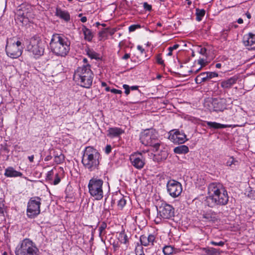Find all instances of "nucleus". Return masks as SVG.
Instances as JSON below:
<instances>
[{"instance_id": "nucleus-1", "label": "nucleus", "mask_w": 255, "mask_h": 255, "mask_svg": "<svg viewBox=\"0 0 255 255\" xmlns=\"http://www.w3.org/2000/svg\"><path fill=\"white\" fill-rule=\"evenodd\" d=\"M208 194L205 202L206 205L211 208L215 207L216 206L226 205L228 202L227 191L220 183H210L208 188Z\"/></svg>"}, {"instance_id": "nucleus-2", "label": "nucleus", "mask_w": 255, "mask_h": 255, "mask_svg": "<svg viewBox=\"0 0 255 255\" xmlns=\"http://www.w3.org/2000/svg\"><path fill=\"white\" fill-rule=\"evenodd\" d=\"M49 44L51 51L58 56H66L70 49V41L63 35L58 33L53 34Z\"/></svg>"}, {"instance_id": "nucleus-3", "label": "nucleus", "mask_w": 255, "mask_h": 255, "mask_svg": "<svg viewBox=\"0 0 255 255\" xmlns=\"http://www.w3.org/2000/svg\"><path fill=\"white\" fill-rule=\"evenodd\" d=\"M94 74L91 69L90 64L79 67L75 70L73 79L81 86L90 88L93 83Z\"/></svg>"}, {"instance_id": "nucleus-4", "label": "nucleus", "mask_w": 255, "mask_h": 255, "mask_svg": "<svg viewBox=\"0 0 255 255\" xmlns=\"http://www.w3.org/2000/svg\"><path fill=\"white\" fill-rule=\"evenodd\" d=\"M101 155L97 149L88 146L85 148L82 156V163L84 166L91 171L97 169L99 165Z\"/></svg>"}, {"instance_id": "nucleus-5", "label": "nucleus", "mask_w": 255, "mask_h": 255, "mask_svg": "<svg viewBox=\"0 0 255 255\" xmlns=\"http://www.w3.org/2000/svg\"><path fill=\"white\" fill-rule=\"evenodd\" d=\"M140 140L145 146L152 147L154 152H157L160 147V141L158 138V133L153 128L144 130L140 134Z\"/></svg>"}, {"instance_id": "nucleus-6", "label": "nucleus", "mask_w": 255, "mask_h": 255, "mask_svg": "<svg viewBox=\"0 0 255 255\" xmlns=\"http://www.w3.org/2000/svg\"><path fill=\"white\" fill-rule=\"evenodd\" d=\"M16 255H38L39 250L32 241L24 239L15 249Z\"/></svg>"}, {"instance_id": "nucleus-7", "label": "nucleus", "mask_w": 255, "mask_h": 255, "mask_svg": "<svg viewBox=\"0 0 255 255\" xmlns=\"http://www.w3.org/2000/svg\"><path fill=\"white\" fill-rule=\"evenodd\" d=\"M23 49L20 41L14 37L7 40L5 52L8 57L13 59L19 57L22 54Z\"/></svg>"}, {"instance_id": "nucleus-8", "label": "nucleus", "mask_w": 255, "mask_h": 255, "mask_svg": "<svg viewBox=\"0 0 255 255\" xmlns=\"http://www.w3.org/2000/svg\"><path fill=\"white\" fill-rule=\"evenodd\" d=\"M103 181L97 178H93L89 181L88 184L89 193L97 200H100L103 197Z\"/></svg>"}, {"instance_id": "nucleus-9", "label": "nucleus", "mask_w": 255, "mask_h": 255, "mask_svg": "<svg viewBox=\"0 0 255 255\" xmlns=\"http://www.w3.org/2000/svg\"><path fill=\"white\" fill-rule=\"evenodd\" d=\"M158 216L155 219V222L158 224L160 222L161 218L169 219L174 216V208L166 203H162L157 208Z\"/></svg>"}, {"instance_id": "nucleus-10", "label": "nucleus", "mask_w": 255, "mask_h": 255, "mask_svg": "<svg viewBox=\"0 0 255 255\" xmlns=\"http://www.w3.org/2000/svg\"><path fill=\"white\" fill-rule=\"evenodd\" d=\"M44 43L38 37L33 36L30 39L28 46V50L38 57L43 54L44 51Z\"/></svg>"}, {"instance_id": "nucleus-11", "label": "nucleus", "mask_w": 255, "mask_h": 255, "mask_svg": "<svg viewBox=\"0 0 255 255\" xmlns=\"http://www.w3.org/2000/svg\"><path fill=\"white\" fill-rule=\"evenodd\" d=\"M41 198L38 197L31 198L27 204V215L30 218H34L40 213Z\"/></svg>"}, {"instance_id": "nucleus-12", "label": "nucleus", "mask_w": 255, "mask_h": 255, "mask_svg": "<svg viewBox=\"0 0 255 255\" xmlns=\"http://www.w3.org/2000/svg\"><path fill=\"white\" fill-rule=\"evenodd\" d=\"M167 192L173 198H176L180 195L182 191L181 184L175 180H170L166 184Z\"/></svg>"}, {"instance_id": "nucleus-13", "label": "nucleus", "mask_w": 255, "mask_h": 255, "mask_svg": "<svg viewBox=\"0 0 255 255\" xmlns=\"http://www.w3.org/2000/svg\"><path fill=\"white\" fill-rule=\"evenodd\" d=\"M169 134V139L175 143L182 144L187 140L186 134L178 129L172 130Z\"/></svg>"}, {"instance_id": "nucleus-14", "label": "nucleus", "mask_w": 255, "mask_h": 255, "mask_svg": "<svg viewBox=\"0 0 255 255\" xmlns=\"http://www.w3.org/2000/svg\"><path fill=\"white\" fill-rule=\"evenodd\" d=\"M129 160L133 166L137 169H142L145 164V158L142 153H134L130 155Z\"/></svg>"}, {"instance_id": "nucleus-15", "label": "nucleus", "mask_w": 255, "mask_h": 255, "mask_svg": "<svg viewBox=\"0 0 255 255\" xmlns=\"http://www.w3.org/2000/svg\"><path fill=\"white\" fill-rule=\"evenodd\" d=\"M210 105L208 104L210 111L222 112L226 109V100L224 99L214 98L212 99Z\"/></svg>"}, {"instance_id": "nucleus-16", "label": "nucleus", "mask_w": 255, "mask_h": 255, "mask_svg": "<svg viewBox=\"0 0 255 255\" xmlns=\"http://www.w3.org/2000/svg\"><path fill=\"white\" fill-rule=\"evenodd\" d=\"M243 43L246 46H249L250 49H255V33L250 32L244 35Z\"/></svg>"}, {"instance_id": "nucleus-17", "label": "nucleus", "mask_w": 255, "mask_h": 255, "mask_svg": "<svg viewBox=\"0 0 255 255\" xmlns=\"http://www.w3.org/2000/svg\"><path fill=\"white\" fill-rule=\"evenodd\" d=\"M239 77L235 75L228 79L224 80L221 82V86L224 89L231 88L235 83H236Z\"/></svg>"}, {"instance_id": "nucleus-18", "label": "nucleus", "mask_w": 255, "mask_h": 255, "mask_svg": "<svg viewBox=\"0 0 255 255\" xmlns=\"http://www.w3.org/2000/svg\"><path fill=\"white\" fill-rule=\"evenodd\" d=\"M124 133V130L120 128H110L107 130V136L111 138L119 137Z\"/></svg>"}, {"instance_id": "nucleus-19", "label": "nucleus", "mask_w": 255, "mask_h": 255, "mask_svg": "<svg viewBox=\"0 0 255 255\" xmlns=\"http://www.w3.org/2000/svg\"><path fill=\"white\" fill-rule=\"evenodd\" d=\"M155 241V237L153 235L150 234L147 237L142 235L140 237L141 244L144 246H153Z\"/></svg>"}, {"instance_id": "nucleus-20", "label": "nucleus", "mask_w": 255, "mask_h": 255, "mask_svg": "<svg viewBox=\"0 0 255 255\" xmlns=\"http://www.w3.org/2000/svg\"><path fill=\"white\" fill-rule=\"evenodd\" d=\"M22 173L17 171L12 167H8L5 170L4 175L7 177H22Z\"/></svg>"}, {"instance_id": "nucleus-21", "label": "nucleus", "mask_w": 255, "mask_h": 255, "mask_svg": "<svg viewBox=\"0 0 255 255\" xmlns=\"http://www.w3.org/2000/svg\"><path fill=\"white\" fill-rule=\"evenodd\" d=\"M55 15L66 22L69 21L70 19L69 13L67 11L62 10L60 8H56Z\"/></svg>"}, {"instance_id": "nucleus-22", "label": "nucleus", "mask_w": 255, "mask_h": 255, "mask_svg": "<svg viewBox=\"0 0 255 255\" xmlns=\"http://www.w3.org/2000/svg\"><path fill=\"white\" fill-rule=\"evenodd\" d=\"M82 30L84 35L85 40L88 41H92L94 34L91 30L88 28L85 25H83L82 26Z\"/></svg>"}, {"instance_id": "nucleus-23", "label": "nucleus", "mask_w": 255, "mask_h": 255, "mask_svg": "<svg viewBox=\"0 0 255 255\" xmlns=\"http://www.w3.org/2000/svg\"><path fill=\"white\" fill-rule=\"evenodd\" d=\"M203 218L209 221L215 222L218 220V216L216 212L210 211L203 215Z\"/></svg>"}, {"instance_id": "nucleus-24", "label": "nucleus", "mask_w": 255, "mask_h": 255, "mask_svg": "<svg viewBox=\"0 0 255 255\" xmlns=\"http://www.w3.org/2000/svg\"><path fill=\"white\" fill-rule=\"evenodd\" d=\"M206 124L209 128H210L214 129L224 128L230 127L227 125L221 124L220 123H217L216 122H207Z\"/></svg>"}, {"instance_id": "nucleus-25", "label": "nucleus", "mask_w": 255, "mask_h": 255, "mask_svg": "<svg viewBox=\"0 0 255 255\" xmlns=\"http://www.w3.org/2000/svg\"><path fill=\"white\" fill-rule=\"evenodd\" d=\"M167 156V152L166 150H161L159 153L154 155V158L155 160L160 162L166 159Z\"/></svg>"}, {"instance_id": "nucleus-26", "label": "nucleus", "mask_w": 255, "mask_h": 255, "mask_svg": "<svg viewBox=\"0 0 255 255\" xmlns=\"http://www.w3.org/2000/svg\"><path fill=\"white\" fill-rule=\"evenodd\" d=\"M197 84H200L202 82L208 81V75L206 72H203L198 75L195 79Z\"/></svg>"}, {"instance_id": "nucleus-27", "label": "nucleus", "mask_w": 255, "mask_h": 255, "mask_svg": "<svg viewBox=\"0 0 255 255\" xmlns=\"http://www.w3.org/2000/svg\"><path fill=\"white\" fill-rule=\"evenodd\" d=\"M174 152L177 154H186L189 152V148L185 145H180L174 148Z\"/></svg>"}, {"instance_id": "nucleus-28", "label": "nucleus", "mask_w": 255, "mask_h": 255, "mask_svg": "<svg viewBox=\"0 0 255 255\" xmlns=\"http://www.w3.org/2000/svg\"><path fill=\"white\" fill-rule=\"evenodd\" d=\"M203 250L207 255H219L221 253L219 250L213 248H204Z\"/></svg>"}, {"instance_id": "nucleus-29", "label": "nucleus", "mask_w": 255, "mask_h": 255, "mask_svg": "<svg viewBox=\"0 0 255 255\" xmlns=\"http://www.w3.org/2000/svg\"><path fill=\"white\" fill-rule=\"evenodd\" d=\"M205 14V10L203 9L197 8L196 9V20L198 21L202 19V17Z\"/></svg>"}, {"instance_id": "nucleus-30", "label": "nucleus", "mask_w": 255, "mask_h": 255, "mask_svg": "<svg viewBox=\"0 0 255 255\" xmlns=\"http://www.w3.org/2000/svg\"><path fill=\"white\" fill-rule=\"evenodd\" d=\"M119 241L123 244H127L128 242V236L125 233H121L118 237Z\"/></svg>"}, {"instance_id": "nucleus-31", "label": "nucleus", "mask_w": 255, "mask_h": 255, "mask_svg": "<svg viewBox=\"0 0 255 255\" xmlns=\"http://www.w3.org/2000/svg\"><path fill=\"white\" fill-rule=\"evenodd\" d=\"M174 248L171 246H166L163 248V252L165 255H169L173 253Z\"/></svg>"}, {"instance_id": "nucleus-32", "label": "nucleus", "mask_w": 255, "mask_h": 255, "mask_svg": "<svg viewBox=\"0 0 255 255\" xmlns=\"http://www.w3.org/2000/svg\"><path fill=\"white\" fill-rule=\"evenodd\" d=\"M64 160V155L61 153L59 155H55L54 161L55 162L58 164L62 163Z\"/></svg>"}, {"instance_id": "nucleus-33", "label": "nucleus", "mask_w": 255, "mask_h": 255, "mask_svg": "<svg viewBox=\"0 0 255 255\" xmlns=\"http://www.w3.org/2000/svg\"><path fill=\"white\" fill-rule=\"evenodd\" d=\"M87 55L91 58V59H99V55L96 53V52L94 51L93 50H91L89 49L87 52Z\"/></svg>"}, {"instance_id": "nucleus-34", "label": "nucleus", "mask_w": 255, "mask_h": 255, "mask_svg": "<svg viewBox=\"0 0 255 255\" xmlns=\"http://www.w3.org/2000/svg\"><path fill=\"white\" fill-rule=\"evenodd\" d=\"M238 164V161L236 160L233 156L230 157L226 162V165L228 166H232L233 165H237Z\"/></svg>"}, {"instance_id": "nucleus-35", "label": "nucleus", "mask_w": 255, "mask_h": 255, "mask_svg": "<svg viewBox=\"0 0 255 255\" xmlns=\"http://www.w3.org/2000/svg\"><path fill=\"white\" fill-rule=\"evenodd\" d=\"M64 68L61 63H58L54 68V72L56 73H60L63 71Z\"/></svg>"}, {"instance_id": "nucleus-36", "label": "nucleus", "mask_w": 255, "mask_h": 255, "mask_svg": "<svg viewBox=\"0 0 255 255\" xmlns=\"http://www.w3.org/2000/svg\"><path fill=\"white\" fill-rule=\"evenodd\" d=\"M107 225L105 222H103L101 223V224L99 228V236L100 237L101 236L103 231L105 230V229L107 228Z\"/></svg>"}, {"instance_id": "nucleus-37", "label": "nucleus", "mask_w": 255, "mask_h": 255, "mask_svg": "<svg viewBox=\"0 0 255 255\" xmlns=\"http://www.w3.org/2000/svg\"><path fill=\"white\" fill-rule=\"evenodd\" d=\"M21 11H22V12H21L20 11L19 12V15H20L23 18L28 19L31 15V12L29 11H27L24 12V10L22 9Z\"/></svg>"}, {"instance_id": "nucleus-38", "label": "nucleus", "mask_w": 255, "mask_h": 255, "mask_svg": "<svg viewBox=\"0 0 255 255\" xmlns=\"http://www.w3.org/2000/svg\"><path fill=\"white\" fill-rule=\"evenodd\" d=\"M156 62L158 64H159L162 66H165V64L164 63V60H162V57H161V54L159 53L157 55V56L156 57Z\"/></svg>"}, {"instance_id": "nucleus-39", "label": "nucleus", "mask_w": 255, "mask_h": 255, "mask_svg": "<svg viewBox=\"0 0 255 255\" xmlns=\"http://www.w3.org/2000/svg\"><path fill=\"white\" fill-rule=\"evenodd\" d=\"M126 200L125 197H122L118 202V206L121 209H123V207L126 204Z\"/></svg>"}, {"instance_id": "nucleus-40", "label": "nucleus", "mask_w": 255, "mask_h": 255, "mask_svg": "<svg viewBox=\"0 0 255 255\" xmlns=\"http://www.w3.org/2000/svg\"><path fill=\"white\" fill-rule=\"evenodd\" d=\"M179 47V45L178 44H176L174 45L173 46L169 47L168 49L169 51L168 53L167 54L168 56H171L172 54V51L177 49Z\"/></svg>"}, {"instance_id": "nucleus-41", "label": "nucleus", "mask_w": 255, "mask_h": 255, "mask_svg": "<svg viewBox=\"0 0 255 255\" xmlns=\"http://www.w3.org/2000/svg\"><path fill=\"white\" fill-rule=\"evenodd\" d=\"M109 29L108 28H104L101 31H100L99 35L100 37H105L107 36V33L109 32Z\"/></svg>"}, {"instance_id": "nucleus-42", "label": "nucleus", "mask_w": 255, "mask_h": 255, "mask_svg": "<svg viewBox=\"0 0 255 255\" xmlns=\"http://www.w3.org/2000/svg\"><path fill=\"white\" fill-rule=\"evenodd\" d=\"M207 74L208 75L209 81L213 78L217 77L218 76V74L216 72H207Z\"/></svg>"}, {"instance_id": "nucleus-43", "label": "nucleus", "mask_w": 255, "mask_h": 255, "mask_svg": "<svg viewBox=\"0 0 255 255\" xmlns=\"http://www.w3.org/2000/svg\"><path fill=\"white\" fill-rule=\"evenodd\" d=\"M198 62V64L201 65V67L195 71V73L198 72L199 70H201L202 67L205 66L206 65L204 60L202 58L199 59Z\"/></svg>"}, {"instance_id": "nucleus-44", "label": "nucleus", "mask_w": 255, "mask_h": 255, "mask_svg": "<svg viewBox=\"0 0 255 255\" xmlns=\"http://www.w3.org/2000/svg\"><path fill=\"white\" fill-rule=\"evenodd\" d=\"M143 6L144 9L148 11H151L152 10V6L150 4H149L146 2H144L143 3Z\"/></svg>"}, {"instance_id": "nucleus-45", "label": "nucleus", "mask_w": 255, "mask_h": 255, "mask_svg": "<svg viewBox=\"0 0 255 255\" xmlns=\"http://www.w3.org/2000/svg\"><path fill=\"white\" fill-rule=\"evenodd\" d=\"M140 27V25L139 24L131 25L129 27L128 30H129V32H132V31H134L137 28H138Z\"/></svg>"}, {"instance_id": "nucleus-46", "label": "nucleus", "mask_w": 255, "mask_h": 255, "mask_svg": "<svg viewBox=\"0 0 255 255\" xmlns=\"http://www.w3.org/2000/svg\"><path fill=\"white\" fill-rule=\"evenodd\" d=\"M211 244L214 246H223L225 244V242L223 241H220L219 242L211 241Z\"/></svg>"}, {"instance_id": "nucleus-47", "label": "nucleus", "mask_w": 255, "mask_h": 255, "mask_svg": "<svg viewBox=\"0 0 255 255\" xmlns=\"http://www.w3.org/2000/svg\"><path fill=\"white\" fill-rule=\"evenodd\" d=\"M60 181H61V178L59 177L58 174L57 173L55 175V179H54V180L53 181V184L54 185H57V184H58L60 182Z\"/></svg>"}, {"instance_id": "nucleus-48", "label": "nucleus", "mask_w": 255, "mask_h": 255, "mask_svg": "<svg viewBox=\"0 0 255 255\" xmlns=\"http://www.w3.org/2000/svg\"><path fill=\"white\" fill-rule=\"evenodd\" d=\"M199 52L201 54L203 55H204L205 56H207V49L205 47H201Z\"/></svg>"}, {"instance_id": "nucleus-49", "label": "nucleus", "mask_w": 255, "mask_h": 255, "mask_svg": "<svg viewBox=\"0 0 255 255\" xmlns=\"http://www.w3.org/2000/svg\"><path fill=\"white\" fill-rule=\"evenodd\" d=\"M0 216H4V204L0 201Z\"/></svg>"}, {"instance_id": "nucleus-50", "label": "nucleus", "mask_w": 255, "mask_h": 255, "mask_svg": "<svg viewBox=\"0 0 255 255\" xmlns=\"http://www.w3.org/2000/svg\"><path fill=\"white\" fill-rule=\"evenodd\" d=\"M123 88L125 89V93L126 95H128L130 93V88H129V86L128 85H126V84H124L123 85Z\"/></svg>"}, {"instance_id": "nucleus-51", "label": "nucleus", "mask_w": 255, "mask_h": 255, "mask_svg": "<svg viewBox=\"0 0 255 255\" xmlns=\"http://www.w3.org/2000/svg\"><path fill=\"white\" fill-rule=\"evenodd\" d=\"M112 150V147L110 145H107L105 148V152L106 154H109Z\"/></svg>"}, {"instance_id": "nucleus-52", "label": "nucleus", "mask_w": 255, "mask_h": 255, "mask_svg": "<svg viewBox=\"0 0 255 255\" xmlns=\"http://www.w3.org/2000/svg\"><path fill=\"white\" fill-rule=\"evenodd\" d=\"M111 92L114 94H121L122 93V91L121 90L116 89H112L111 90Z\"/></svg>"}, {"instance_id": "nucleus-53", "label": "nucleus", "mask_w": 255, "mask_h": 255, "mask_svg": "<svg viewBox=\"0 0 255 255\" xmlns=\"http://www.w3.org/2000/svg\"><path fill=\"white\" fill-rule=\"evenodd\" d=\"M130 54L126 53L125 54L124 56L122 57L123 59L127 60L130 57Z\"/></svg>"}, {"instance_id": "nucleus-54", "label": "nucleus", "mask_w": 255, "mask_h": 255, "mask_svg": "<svg viewBox=\"0 0 255 255\" xmlns=\"http://www.w3.org/2000/svg\"><path fill=\"white\" fill-rule=\"evenodd\" d=\"M52 157L51 155H47L44 159V160L45 161H49L50 160H51L52 159Z\"/></svg>"}, {"instance_id": "nucleus-55", "label": "nucleus", "mask_w": 255, "mask_h": 255, "mask_svg": "<svg viewBox=\"0 0 255 255\" xmlns=\"http://www.w3.org/2000/svg\"><path fill=\"white\" fill-rule=\"evenodd\" d=\"M28 159H29V161L30 162H33V160H34V155H31V156H29L28 157Z\"/></svg>"}, {"instance_id": "nucleus-56", "label": "nucleus", "mask_w": 255, "mask_h": 255, "mask_svg": "<svg viewBox=\"0 0 255 255\" xmlns=\"http://www.w3.org/2000/svg\"><path fill=\"white\" fill-rule=\"evenodd\" d=\"M137 48V49L140 51L141 53H143V52L144 51V49L140 45H138Z\"/></svg>"}, {"instance_id": "nucleus-57", "label": "nucleus", "mask_w": 255, "mask_h": 255, "mask_svg": "<svg viewBox=\"0 0 255 255\" xmlns=\"http://www.w3.org/2000/svg\"><path fill=\"white\" fill-rule=\"evenodd\" d=\"M87 20V17L86 16L82 17L81 19H80L81 21L82 22H83V23L86 22Z\"/></svg>"}, {"instance_id": "nucleus-58", "label": "nucleus", "mask_w": 255, "mask_h": 255, "mask_svg": "<svg viewBox=\"0 0 255 255\" xmlns=\"http://www.w3.org/2000/svg\"><path fill=\"white\" fill-rule=\"evenodd\" d=\"M129 88L131 90H135L138 89V87L137 86H133Z\"/></svg>"}, {"instance_id": "nucleus-59", "label": "nucleus", "mask_w": 255, "mask_h": 255, "mask_svg": "<svg viewBox=\"0 0 255 255\" xmlns=\"http://www.w3.org/2000/svg\"><path fill=\"white\" fill-rule=\"evenodd\" d=\"M237 22H238V23H239V24H242V23H243V19H242V18H239V19H238Z\"/></svg>"}, {"instance_id": "nucleus-60", "label": "nucleus", "mask_w": 255, "mask_h": 255, "mask_svg": "<svg viewBox=\"0 0 255 255\" xmlns=\"http://www.w3.org/2000/svg\"><path fill=\"white\" fill-rule=\"evenodd\" d=\"M222 66V65L221 63H217L215 65L216 68H220Z\"/></svg>"}, {"instance_id": "nucleus-61", "label": "nucleus", "mask_w": 255, "mask_h": 255, "mask_svg": "<svg viewBox=\"0 0 255 255\" xmlns=\"http://www.w3.org/2000/svg\"><path fill=\"white\" fill-rule=\"evenodd\" d=\"M101 85L102 87H106L107 86V83L105 82H102Z\"/></svg>"}, {"instance_id": "nucleus-62", "label": "nucleus", "mask_w": 255, "mask_h": 255, "mask_svg": "<svg viewBox=\"0 0 255 255\" xmlns=\"http://www.w3.org/2000/svg\"><path fill=\"white\" fill-rule=\"evenodd\" d=\"M246 15H247V17L249 19L251 18V14H250V13H249V12H247V13H246Z\"/></svg>"}, {"instance_id": "nucleus-63", "label": "nucleus", "mask_w": 255, "mask_h": 255, "mask_svg": "<svg viewBox=\"0 0 255 255\" xmlns=\"http://www.w3.org/2000/svg\"><path fill=\"white\" fill-rule=\"evenodd\" d=\"M112 89H110L109 87L107 86L105 88V90L107 92L111 91Z\"/></svg>"}, {"instance_id": "nucleus-64", "label": "nucleus", "mask_w": 255, "mask_h": 255, "mask_svg": "<svg viewBox=\"0 0 255 255\" xmlns=\"http://www.w3.org/2000/svg\"><path fill=\"white\" fill-rule=\"evenodd\" d=\"M52 170L49 171L47 173V177H48L49 176H51L52 175Z\"/></svg>"}]
</instances>
